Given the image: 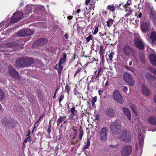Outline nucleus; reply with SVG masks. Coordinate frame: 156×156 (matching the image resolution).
<instances>
[{"mask_svg":"<svg viewBox=\"0 0 156 156\" xmlns=\"http://www.w3.org/2000/svg\"><path fill=\"white\" fill-rule=\"evenodd\" d=\"M17 36L19 37H23L26 36L25 31V30H22L17 32Z\"/></svg>","mask_w":156,"mask_h":156,"instance_id":"f704fd0d","label":"nucleus"},{"mask_svg":"<svg viewBox=\"0 0 156 156\" xmlns=\"http://www.w3.org/2000/svg\"><path fill=\"white\" fill-rule=\"evenodd\" d=\"M91 140L90 138H88L87 139V142L86 144V142H85V143L86 144H85L83 147V150H85L89 148V146L90 144V140Z\"/></svg>","mask_w":156,"mask_h":156,"instance_id":"c756f323","label":"nucleus"},{"mask_svg":"<svg viewBox=\"0 0 156 156\" xmlns=\"http://www.w3.org/2000/svg\"><path fill=\"white\" fill-rule=\"evenodd\" d=\"M139 58L142 64H144L146 61L145 58V55L142 52L140 53L139 54Z\"/></svg>","mask_w":156,"mask_h":156,"instance_id":"bb28decb","label":"nucleus"},{"mask_svg":"<svg viewBox=\"0 0 156 156\" xmlns=\"http://www.w3.org/2000/svg\"><path fill=\"white\" fill-rule=\"evenodd\" d=\"M97 97L95 96L94 97H93L91 100V103H92V106H94L95 103L97 101Z\"/></svg>","mask_w":156,"mask_h":156,"instance_id":"de8ad7c7","label":"nucleus"},{"mask_svg":"<svg viewBox=\"0 0 156 156\" xmlns=\"http://www.w3.org/2000/svg\"><path fill=\"white\" fill-rule=\"evenodd\" d=\"M132 152V148L130 145H125L123 146L121 153L124 156L130 155Z\"/></svg>","mask_w":156,"mask_h":156,"instance_id":"423d86ee","label":"nucleus"},{"mask_svg":"<svg viewBox=\"0 0 156 156\" xmlns=\"http://www.w3.org/2000/svg\"><path fill=\"white\" fill-rule=\"evenodd\" d=\"M120 139L126 143H128L130 141L131 137L128 131L124 130L120 136Z\"/></svg>","mask_w":156,"mask_h":156,"instance_id":"0eeeda50","label":"nucleus"},{"mask_svg":"<svg viewBox=\"0 0 156 156\" xmlns=\"http://www.w3.org/2000/svg\"><path fill=\"white\" fill-rule=\"evenodd\" d=\"M113 20L112 19H109L108 21L106 22L107 25L109 27L113 23Z\"/></svg>","mask_w":156,"mask_h":156,"instance_id":"58836bf2","label":"nucleus"},{"mask_svg":"<svg viewBox=\"0 0 156 156\" xmlns=\"http://www.w3.org/2000/svg\"><path fill=\"white\" fill-rule=\"evenodd\" d=\"M99 53L100 55L104 54L103 46L102 45L100 46V50L99 51Z\"/></svg>","mask_w":156,"mask_h":156,"instance_id":"09e8293b","label":"nucleus"},{"mask_svg":"<svg viewBox=\"0 0 156 156\" xmlns=\"http://www.w3.org/2000/svg\"><path fill=\"white\" fill-rule=\"evenodd\" d=\"M124 80L130 86L133 87L135 85V81L132 76L127 72L124 73L123 75Z\"/></svg>","mask_w":156,"mask_h":156,"instance_id":"7ed1b4c3","label":"nucleus"},{"mask_svg":"<svg viewBox=\"0 0 156 156\" xmlns=\"http://www.w3.org/2000/svg\"><path fill=\"white\" fill-rule=\"evenodd\" d=\"M24 63L23 57L20 58L16 60L15 62L14 66L16 67L20 68L25 67Z\"/></svg>","mask_w":156,"mask_h":156,"instance_id":"a211bd4d","label":"nucleus"},{"mask_svg":"<svg viewBox=\"0 0 156 156\" xmlns=\"http://www.w3.org/2000/svg\"><path fill=\"white\" fill-rule=\"evenodd\" d=\"M64 94H63L60 96L59 98V103L64 98Z\"/></svg>","mask_w":156,"mask_h":156,"instance_id":"13d9d810","label":"nucleus"},{"mask_svg":"<svg viewBox=\"0 0 156 156\" xmlns=\"http://www.w3.org/2000/svg\"><path fill=\"white\" fill-rule=\"evenodd\" d=\"M150 60L153 65L156 66V55L154 54H151L149 56Z\"/></svg>","mask_w":156,"mask_h":156,"instance_id":"aec40b11","label":"nucleus"},{"mask_svg":"<svg viewBox=\"0 0 156 156\" xmlns=\"http://www.w3.org/2000/svg\"><path fill=\"white\" fill-rule=\"evenodd\" d=\"M51 120L49 122V125H48V129H47V132L49 135H50L51 133Z\"/></svg>","mask_w":156,"mask_h":156,"instance_id":"5fc2aeb1","label":"nucleus"},{"mask_svg":"<svg viewBox=\"0 0 156 156\" xmlns=\"http://www.w3.org/2000/svg\"><path fill=\"white\" fill-rule=\"evenodd\" d=\"M23 16V13L21 12L16 11L14 13L11 17L10 22L14 23L20 20Z\"/></svg>","mask_w":156,"mask_h":156,"instance_id":"20e7f679","label":"nucleus"},{"mask_svg":"<svg viewBox=\"0 0 156 156\" xmlns=\"http://www.w3.org/2000/svg\"><path fill=\"white\" fill-rule=\"evenodd\" d=\"M69 117V119L72 121L73 119H77L78 118L77 112L75 110V108H71L70 109V114Z\"/></svg>","mask_w":156,"mask_h":156,"instance_id":"ddd939ff","label":"nucleus"},{"mask_svg":"<svg viewBox=\"0 0 156 156\" xmlns=\"http://www.w3.org/2000/svg\"><path fill=\"white\" fill-rule=\"evenodd\" d=\"M98 26L96 27L95 29L94 30V32H93V33L94 35H95L97 33L98 31Z\"/></svg>","mask_w":156,"mask_h":156,"instance_id":"bf43d9fd","label":"nucleus"},{"mask_svg":"<svg viewBox=\"0 0 156 156\" xmlns=\"http://www.w3.org/2000/svg\"><path fill=\"white\" fill-rule=\"evenodd\" d=\"M115 54L114 51H111L109 54H108L109 59L111 61H112V58Z\"/></svg>","mask_w":156,"mask_h":156,"instance_id":"a18cd8bd","label":"nucleus"},{"mask_svg":"<svg viewBox=\"0 0 156 156\" xmlns=\"http://www.w3.org/2000/svg\"><path fill=\"white\" fill-rule=\"evenodd\" d=\"M65 91L67 93L68 95L69 94V92L70 91L71 88L68 84H66L65 87Z\"/></svg>","mask_w":156,"mask_h":156,"instance_id":"a19ab883","label":"nucleus"},{"mask_svg":"<svg viewBox=\"0 0 156 156\" xmlns=\"http://www.w3.org/2000/svg\"><path fill=\"white\" fill-rule=\"evenodd\" d=\"M83 23L81 22L77 24V30L78 33L81 31L84 28V26L83 25Z\"/></svg>","mask_w":156,"mask_h":156,"instance_id":"c85d7f7f","label":"nucleus"},{"mask_svg":"<svg viewBox=\"0 0 156 156\" xmlns=\"http://www.w3.org/2000/svg\"><path fill=\"white\" fill-rule=\"evenodd\" d=\"M107 9H109L111 11L113 12L115 10V8L114 6H112L110 5H108L107 7Z\"/></svg>","mask_w":156,"mask_h":156,"instance_id":"8fccbe9b","label":"nucleus"},{"mask_svg":"<svg viewBox=\"0 0 156 156\" xmlns=\"http://www.w3.org/2000/svg\"><path fill=\"white\" fill-rule=\"evenodd\" d=\"M79 130H80V132L79 133V140H80L82 139L83 135V132L82 127H80Z\"/></svg>","mask_w":156,"mask_h":156,"instance_id":"4c0bfd02","label":"nucleus"},{"mask_svg":"<svg viewBox=\"0 0 156 156\" xmlns=\"http://www.w3.org/2000/svg\"><path fill=\"white\" fill-rule=\"evenodd\" d=\"M111 132L113 134L117 135L122 132L121 123L119 120L116 119L110 124Z\"/></svg>","mask_w":156,"mask_h":156,"instance_id":"f257e3e1","label":"nucleus"},{"mask_svg":"<svg viewBox=\"0 0 156 156\" xmlns=\"http://www.w3.org/2000/svg\"><path fill=\"white\" fill-rule=\"evenodd\" d=\"M2 123L6 127L9 128H12L16 125L14 120L11 118L4 117L2 119Z\"/></svg>","mask_w":156,"mask_h":156,"instance_id":"f03ea898","label":"nucleus"},{"mask_svg":"<svg viewBox=\"0 0 156 156\" xmlns=\"http://www.w3.org/2000/svg\"><path fill=\"white\" fill-rule=\"evenodd\" d=\"M99 36L100 37H102L104 36H105V37H106L107 36V34L105 32L104 33V34H102V33L99 32Z\"/></svg>","mask_w":156,"mask_h":156,"instance_id":"680f3d73","label":"nucleus"},{"mask_svg":"<svg viewBox=\"0 0 156 156\" xmlns=\"http://www.w3.org/2000/svg\"><path fill=\"white\" fill-rule=\"evenodd\" d=\"M48 40L46 38H40L36 41L34 44L37 46H41L43 45H45L48 43Z\"/></svg>","mask_w":156,"mask_h":156,"instance_id":"dca6fc26","label":"nucleus"},{"mask_svg":"<svg viewBox=\"0 0 156 156\" xmlns=\"http://www.w3.org/2000/svg\"><path fill=\"white\" fill-rule=\"evenodd\" d=\"M123 110L124 114L126 116L128 119L130 120L131 119V115L129 110L128 108H123Z\"/></svg>","mask_w":156,"mask_h":156,"instance_id":"5701e85b","label":"nucleus"},{"mask_svg":"<svg viewBox=\"0 0 156 156\" xmlns=\"http://www.w3.org/2000/svg\"><path fill=\"white\" fill-rule=\"evenodd\" d=\"M103 69L101 68L100 67L98 70V72L97 74H96V76L95 77L96 78H98L101 75L100 74L101 73L103 72Z\"/></svg>","mask_w":156,"mask_h":156,"instance_id":"79ce46f5","label":"nucleus"},{"mask_svg":"<svg viewBox=\"0 0 156 156\" xmlns=\"http://www.w3.org/2000/svg\"><path fill=\"white\" fill-rule=\"evenodd\" d=\"M28 98L30 102L32 103L34 102V99L32 94H31L28 96Z\"/></svg>","mask_w":156,"mask_h":156,"instance_id":"ea45409f","label":"nucleus"},{"mask_svg":"<svg viewBox=\"0 0 156 156\" xmlns=\"http://www.w3.org/2000/svg\"><path fill=\"white\" fill-rule=\"evenodd\" d=\"M150 19L153 20H154L156 19V13L153 8H151L150 9Z\"/></svg>","mask_w":156,"mask_h":156,"instance_id":"b1692460","label":"nucleus"},{"mask_svg":"<svg viewBox=\"0 0 156 156\" xmlns=\"http://www.w3.org/2000/svg\"><path fill=\"white\" fill-rule=\"evenodd\" d=\"M114 99L118 102L122 104L124 102L123 97L118 90H115L114 92L113 95Z\"/></svg>","mask_w":156,"mask_h":156,"instance_id":"1a4fd4ad","label":"nucleus"},{"mask_svg":"<svg viewBox=\"0 0 156 156\" xmlns=\"http://www.w3.org/2000/svg\"><path fill=\"white\" fill-rule=\"evenodd\" d=\"M115 112L112 108H108L106 111V114L109 117H113L114 115Z\"/></svg>","mask_w":156,"mask_h":156,"instance_id":"4be33fe9","label":"nucleus"},{"mask_svg":"<svg viewBox=\"0 0 156 156\" xmlns=\"http://www.w3.org/2000/svg\"><path fill=\"white\" fill-rule=\"evenodd\" d=\"M145 76L150 85L153 86V84L156 81V78L148 72L146 73Z\"/></svg>","mask_w":156,"mask_h":156,"instance_id":"9d476101","label":"nucleus"},{"mask_svg":"<svg viewBox=\"0 0 156 156\" xmlns=\"http://www.w3.org/2000/svg\"><path fill=\"white\" fill-rule=\"evenodd\" d=\"M133 42L135 46L137 48L142 50L144 49L145 48L144 45L138 38L136 37L134 40Z\"/></svg>","mask_w":156,"mask_h":156,"instance_id":"9b49d317","label":"nucleus"},{"mask_svg":"<svg viewBox=\"0 0 156 156\" xmlns=\"http://www.w3.org/2000/svg\"><path fill=\"white\" fill-rule=\"evenodd\" d=\"M61 133H59V135H58V136H57L56 138H58L57 140H60V141H62L61 139Z\"/></svg>","mask_w":156,"mask_h":156,"instance_id":"0e129e2a","label":"nucleus"},{"mask_svg":"<svg viewBox=\"0 0 156 156\" xmlns=\"http://www.w3.org/2000/svg\"><path fill=\"white\" fill-rule=\"evenodd\" d=\"M18 44L16 41H13L12 42H8L7 43V45L9 47H11L17 46L18 45Z\"/></svg>","mask_w":156,"mask_h":156,"instance_id":"c9c22d12","label":"nucleus"},{"mask_svg":"<svg viewBox=\"0 0 156 156\" xmlns=\"http://www.w3.org/2000/svg\"><path fill=\"white\" fill-rule=\"evenodd\" d=\"M67 56L66 54L64 52L63 54L62 62L63 63H64L66 62V58Z\"/></svg>","mask_w":156,"mask_h":156,"instance_id":"864d4df0","label":"nucleus"},{"mask_svg":"<svg viewBox=\"0 0 156 156\" xmlns=\"http://www.w3.org/2000/svg\"><path fill=\"white\" fill-rule=\"evenodd\" d=\"M148 121L151 124L156 125V117L154 116H150L148 118Z\"/></svg>","mask_w":156,"mask_h":156,"instance_id":"a878e982","label":"nucleus"},{"mask_svg":"<svg viewBox=\"0 0 156 156\" xmlns=\"http://www.w3.org/2000/svg\"><path fill=\"white\" fill-rule=\"evenodd\" d=\"M108 131L106 128H102L100 132V139L102 141H105L107 140L108 136Z\"/></svg>","mask_w":156,"mask_h":156,"instance_id":"f8f14e48","label":"nucleus"},{"mask_svg":"<svg viewBox=\"0 0 156 156\" xmlns=\"http://www.w3.org/2000/svg\"><path fill=\"white\" fill-rule=\"evenodd\" d=\"M127 90L128 88L126 86H125L124 87H123L122 89V90L123 92H125L126 93L127 92Z\"/></svg>","mask_w":156,"mask_h":156,"instance_id":"e2e57ef3","label":"nucleus"},{"mask_svg":"<svg viewBox=\"0 0 156 156\" xmlns=\"http://www.w3.org/2000/svg\"><path fill=\"white\" fill-rule=\"evenodd\" d=\"M8 71L9 73L12 77L17 79H19L20 78L19 73L10 65L8 66Z\"/></svg>","mask_w":156,"mask_h":156,"instance_id":"6e6552de","label":"nucleus"},{"mask_svg":"<svg viewBox=\"0 0 156 156\" xmlns=\"http://www.w3.org/2000/svg\"><path fill=\"white\" fill-rule=\"evenodd\" d=\"M32 140L30 136H28L24 140V141L23 143V144H26L27 143V142H29L30 143H31Z\"/></svg>","mask_w":156,"mask_h":156,"instance_id":"49530a36","label":"nucleus"},{"mask_svg":"<svg viewBox=\"0 0 156 156\" xmlns=\"http://www.w3.org/2000/svg\"><path fill=\"white\" fill-rule=\"evenodd\" d=\"M73 92L74 94L75 95L77 96L78 98H80L81 97V98H83V97H81L82 94L80 92H79L77 90L76 87L74 88L73 89Z\"/></svg>","mask_w":156,"mask_h":156,"instance_id":"72a5a7b5","label":"nucleus"},{"mask_svg":"<svg viewBox=\"0 0 156 156\" xmlns=\"http://www.w3.org/2000/svg\"><path fill=\"white\" fill-rule=\"evenodd\" d=\"M122 51L125 55L127 56L132 55L134 52L133 48L128 44L124 45L122 48Z\"/></svg>","mask_w":156,"mask_h":156,"instance_id":"39448f33","label":"nucleus"},{"mask_svg":"<svg viewBox=\"0 0 156 156\" xmlns=\"http://www.w3.org/2000/svg\"><path fill=\"white\" fill-rule=\"evenodd\" d=\"M32 9L31 7L29 6H26L25 9H24V13H23L24 17H27L29 14L32 12Z\"/></svg>","mask_w":156,"mask_h":156,"instance_id":"6ab92c4d","label":"nucleus"},{"mask_svg":"<svg viewBox=\"0 0 156 156\" xmlns=\"http://www.w3.org/2000/svg\"><path fill=\"white\" fill-rule=\"evenodd\" d=\"M91 140L90 138H88L87 139V142L86 144V142H85V143L86 144H85L83 147V150H85L89 148V146L90 144V140Z\"/></svg>","mask_w":156,"mask_h":156,"instance_id":"7c9ffc66","label":"nucleus"},{"mask_svg":"<svg viewBox=\"0 0 156 156\" xmlns=\"http://www.w3.org/2000/svg\"><path fill=\"white\" fill-rule=\"evenodd\" d=\"M82 68L81 67H78L76 70V71L75 72L74 74V77H75L77 75L78 73H79L81 70Z\"/></svg>","mask_w":156,"mask_h":156,"instance_id":"3c124183","label":"nucleus"},{"mask_svg":"<svg viewBox=\"0 0 156 156\" xmlns=\"http://www.w3.org/2000/svg\"><path fill=\"white\" fill-rule=\"evenodd\" d=\"M127 4L126 5H130L131 4V0H129L127 2Z\"/></svg>","mask_w":156,"mask_h":156,"instance_id":"774afa93","label":"nucleus"},{"mask_svg":"<svg viewBox=\"0 0 156 156\" xmlns=\"http://www.w3.org/2000/svg\"><path fill=\"white\" fill-rule=\"evenodd\" d=\"M5 97V94L3 91L0 89V100H2Z\"/></svg>","mask_w":156,"mask_h":156,"instance_id":"37998d69","label":"nucleus"},{"mask_svg":"<svg viewBox=\"0 0 156 156\" xmlns=\"http://www.w3.org/2000/svg\"><path fill=\"white\" fill-rule=\"evenodd\" d=\"M100 55V58L101 59V62L102 63H103L105 62L104 60V54Z\"/></svg>","mask_w":156,"mask_h":156,"instance_id":"4d7b16f0","label":"nucleus"},{"mask_svg":"<svg viewBox=\"0 0 156 156\" xmlns=\"http://www.w3.org/2000/svg\"><path fill=\"white\" fill-rule=\"evenodd\" d=\"M142 90L143 94L145 96H149L151 94L150 90L147 88V86L144 85L142 86Z\"/></svg>","mask_w":156,"mask_h":156,"instance_id":"412c9836","label":"nucleus"},{"mask_svg":"<svg viewBox=\"0 0 156 156\" xmlns=\"http://www.w3.org/2000/svg\"><path fill=\"white\" fill-rule=\"evenodd\" d=\"M66 116H60L58 119L57 120V126H58L59 125L60 123H62L63 121L66 119Z\"/></svg>","mask_w":156,"mask_h":156,"instance_id":"cd10ccee","label":"nucleus"},{"mask_svg":"<svg viewBox=\"0 0 156 156\" xmlns=\"http://www.w3.org/2000/svg\"><path fill=\"white\" fill-rule=\"evenodd\" d=\"M124 7L125 9V11L127 12L124 16L125 17H127L132 14V11L130 7H129L128 8H127L126 4L125 5Z\"/></svg>","mask_w":156,"mask_h":156,"instance_id":"393cba45","label":"nucleus"},{"mask_svg":"<svg viewBox=\"0 0 156 156\" xmlns=\"http://www.w3.org/2000/svg\"><path fill=\"white\" fill-rule=\"evenodd\" d=\"M132 108V111L136 115H137V112L136 110V108Z\"/></svg>","mask_w":156,"mask_h":156,"instance_id":"338daca9","label":"nucleus"},{"mask_svg":"<svg viewBox=\"0 0 156 156\" xmlns=\"http://www.w3.org/2000/svg\"><path fill=\"white\" fill-rule=\"evenodd\" d=\"M89 3H90V5H94L96 2L94 0H86L85 2V5L87 6Z\"/></svg>","mask_w":156,"mask_h":156,"instance_id":"e433bc0d","label":"nucleus"},{"mask_svg":"<svg viewBox=\"0 0 156 156\" xmlns=\"http://www.w3.org/2000/svg\"><path fill=\"white\" fill-rule=\"evenodd\" d=\"M151 71L154 74H156V68H151Z\"/></svg>","mask_w":156,"mask_h":156,"instance_id":"69168bd1","label":"nucleus"},{"mask_svg":"<svg viewBox=\"0 0 156 156\" xmlns=\"http://www.w3.org/2000/svg\"><path fill=\"white\" fill-rule=\"evenodd\" d=\"M139 144L140 147H142L144 142V138L142 136L139 134L138 136Z\"/></svg>","mask_w":156,"mask_h":156,"instance_id":"473e14b6","label":"nucleus"},{"mask_svg":"<svg viewBox=\"0 0 156 156\" xmlns=\"http://www.w3.org/2000/svg\"><path fill=\"white\" fill-rule=\"evenodd\" d=\"M140 28L143 33H146L150 29V24L147 22H143L140 26Z\"/></svg>","mask_w":156,"mask_h":156,"instance_id":"2eb2a0df","label":"nucleus"},{"mask_svg":"<svg viewBox=\"0 0 156 156\" xmlns=\"http://www.w3.org/2000/svg\"><path fill=\"white\" fill-rule=\"evenodd\" d=\"M92 37H93L92 35H90L89 36L86 38V41L87 42H89L90 40L92 39Z\"/></svg>","mask_w":156,"mask_h":156,"instance_id":"6e6d98bb","label":"nucleus"},{"mask_svg":"<svg viewBox=\"0 0 156 156\" xmlns=\"http://www.w3.org/2000/svg\"><path fill=\"white\" fill-rule=\"evenodd\" d=\"M37 96L41 99H42L43 98L44 94H42L41 91L39 90L38 91Z\"/></svg>","mask_w":156,"mask_h":156,"instance_id":"c03bdc74","label":"nucleus"},{"mask_svg":"<svg viewBox=\"0 0 156 156\" xmlns=\"http://www.w3.org/2000/svg\"><path fill=\"white\" fill-rule=\"evenodd\" d=\"M62 58H61L58 62V67L60 68H63V67L61 66L62 63Z\"/></svg>","mask_w":156,"mask_h":156,"instance_id":"052dcab7","label":"nucleus"},{"mask_svg":"<svg viewBox=\"0 0 156 156\" xmlns=\"http://www.w3.org/2000/svg\"><path fill=\"white\" fill-rule=\"evenodd\" d=\"M23 58L25 67L30 66L34 62V59L31 57H23Z\"/></svg>","mask_w":156,"mask_h":156,"instance_id":"4468645a","label":"nucleus"},{"mask_svg":"<svg viewBox=\"0 0 156 156\" xmlns=\"http://www.w3.org/2000/svg\"><path fill=\"white\" fill-rule=\"evenodd\" d=\"M141 9V8H140V9L139 10V14L137 16V13L136 12L135 13V16H136L137 18H141V17L142 16V12H139V11H140V9Z\"/></svg>","mask_w":156,"mask_h":156,"instance_id":"603ef678","label":"nucleus"},{"mask_svg":"<svg viewBox=\"0 0 156 156\" xmlns=\"http://www.w3.org/2000/svg\"><path fill=\"white\" fill-rule=\"evenodd\" d=\"M149 38L151 40V43L156 46V32L152 31L150 34Z\"/></svg>","mask_w":156,"mask_h":156,"instance_id":"f3484780","label":"nucleus"},{"mask_svg":"<svg viewBox=\"0 0 156 156\" xmlns=\"http://www.w3.org/2000/svg\"><path fill=\"white\" fill-rule=\"evenodd\" d=\"M26 36H28L32 35L34 33V31L33 30L30 29H27L25 30Z\"/></svg>","mask_w":156,"mask_h":156,"instance_id":"2f4dec72","label":"nucleus"}]
</instances>
